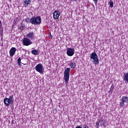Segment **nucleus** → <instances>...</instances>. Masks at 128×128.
<instances>
[{
  "instance_id": "f257e3e1",
  "label": "nucleus",
  "mask_w": 128,
  "mask_h": 128,
  "mask_svg": "<svg viewBox=\"0 0 128 128\" xmlns=\"http://www.w3.org/2000/svg\"><path fill=\"white\" fill-rule=\"evenodd\" d=\"M70 68H67L64 69V80L65 84H68L70 80Z\"/></svg>"
},
{
  "instance_id": "f03ea898",
  "label": "nucleus",
  "mask_w": 128,
  "mask_h": 128,
  "mask_svg": "<svg viewBox=\"0 0 128 128\" xmlns=\"http://www.w3.org/2000/svg\"><path fill=\"white\" fill-rule=\"evenodd\" d=\"M4 102L6 106H8L10 104H14V96H10L9 98H4Z\"/></svg>"
},
{
  "instance_id": "7ed1b4c3",
  "label": "nucleus",
  "mask_w": 128,
  "mask_h": 128,
  "mask_svg": "<svg viewBox=\"0 0 128 128\" xmlns=\"http://www.w3.org/2000/svg\"><path fill=\"white\" fill-rule=\"evenodd\" d=\"M90 58L94 60L93 62L95 64H100V60L98 56V54L96 52H92L90 54Z\"/></svg>"
},
{
  "instance_id": "20e7f679",
  "label": "nucleus",
  "mask_w": 128,
  "mask_h": 128,
  "mask_svg": "<svg viewBox=\"0 0 128 128\" xmlns=\"http://www.w3.org/2000/svg\"><path fill=\"white\" fill-rule=\"evenodd\" d=\"M32 24H34L35 26L40 24L42 22V18L40 16L32 17Z\"/></svg>"
},
{
  "instance_id": "39448f33",
  "label": "nucleus",
  "mask_w": 128,
  "mask_h": 128,
  "mask_svg": "<svg viewBox=\"0 0 128 128\" xmlns=\"http://www.w3.org/2000/svg\"><path fill=\"white\" fill-rule=\"evenodd\" d=\"M36 70L39 72L40 74H42V72L44 70V66L42 64H38L36 66Z\"/></svg>"
},
{
  "instance_id": "423d86ee",
  "label": "nucleus",
  "mask_w": 128,
  "mask_h": 128,
  "mask_svg": "<svg viewBox=\"0 0 128 128\" xmlns=\"http://www.w3.org/2000/svg\"><path fill=\"white\" fill-rule=\"evenodd\" d=\"M68 66L70 68L74 70L76 69V62L74 61V60H70L68 64Z\"/></svg>"
},
{
  "instance_id": "0eeeda50",
  "label": "nucleus",
  "mask_w": 128,
  "mask_h": 128,
  "mask_svg": "<svg viewBox=\"0 0 128 128\" xmlns=\"http://www.w3.org/2000/svg\"><path fill=\"white\" fill-rule=\"evenodd\" d=\"M66 54L68 56H72L74 54V48H68L66 50Z\"/></svg>"
},
{
  "instance_id": "6e6552de",
  "label": "nucleus",
  "mask_w": 128,
  "mask_h": 128,
  "mask_svg": "<svg viewBox=\"0 0 128 128\" xmlns=\"http://www.w3.org/2000/svg\"><path fill=\"white\" fill-rule=\"evenodd\" d=\"M22 43L24 46H30V44H32V41H30L28 38H24Z\"/></svg>"
},
{
  "instance_id": "1a4fd4ad",
  "label": "nucleus",
  "mask_w": 128,
  "mask_h": 128,
  "mask_svg": "<svg viewBox=\"0 0 128 128\" xmlns=\"http://www.w3.org/2000/svg\"><path fill=\"white\" fill-rule=\"evenodd\" d=\"M122 102H120V106H122L124 104V102H128V96H123L122 98Z\"/></svg>"
},
{
  "instance_id": "9d476101",
  "label": "nucleus",
  "mask_w": 128,
  "mask_h": 128,
  "mask_svg": "<svg viewBox=\"0 0 128 128\" xmlns=\"http://www.w3.org/2000/svg\"><path fill=\"white\" fill-rule=\"evenodd\" d=\"M60 16V12L58 10H56L53 14V16L54 20H58V17Z\"/></svg>"
},
{
  "instance_id": "9b49d317",
  "label": "nucleus",
  "mask_w": 128,
  "mask_h": 128,
  "mask_svg": "<svg viewBox=\"0 0 128 128\" xmlns=\"http://www.w3.org/2000/svg\"><path fill=\"white\" fill-rule=\"evenodd\" d=\"M16 48L14 47H12L11 48V49L10 50V56H13L16 54Z\"/></svg>"
},
{
  "instance_id": "f8f14e48",
  "label": "nucleus",
  "mask_w": 128,
  "mask_h": 128,
  "mask_svg": "<svg viewBox=\"0 0 128 128\" xmlns=\"http://www.w3.org/2000/svg\"><path fill=\"white\" fill-rule=\"evenodd\" d=\"M24 6L26 8V6H28L30 5V4H32V0H24Z\"/></svg>"
},
{
  "instance_id": "ddd939ff",
  "label": "nucleus",
  "mask_w": 128,
  "mask_h": 128,
  "mask_svg": "<svg viewBox=\"0 0 128 128\" xmlns=\"http://www.w3.org/2000/svg\"><path fill=\"white\" fill-rule=\"evenodd\" d=\"M27 38H28L30 40H34V35L33 32H30L27 35Z\"/></svg>"
},
{
  "instance_id": "4468645a",
  "label": "nucleus",
  "mask_w": 128,
  "mask_h": 128,
  "mask_svg": "<svg viewBox=\"0 0 128 128\" xmlns=\"http://www.w3.org/2000/svg\"><path fill=\"white\" fill-rule=\"evenodd\" d=\"M124 82H128V72L126 74H124Z\"/></svg>"
},
{
  "instance_id": "2eb2a0df",
  "label": "nucleus",
  "mask_w": 128,
  "mask_h": 128,
  "mask_svg": "<svg viewBox=\"0 0 128 128\" xmlns=\"http://www.w3.org/2000/svg\"><path fill=\"white\" fill-rule=\"evenodd\" d=\"M32 54L34 56H38V50H34L31 52Z\"/></svg>"
},
{
  "instance_id": "dca6fc26",
  "label": "nucleus",
  "mask_w": 128,
  "mask_h": 128,
  "mask_svg": "<svg viewBox=\"0 0 128 128\" xmlns=\"http://www.w3.org/2000/svg\"><path fill=\"white\" fill-rule=\"evenodd\" d=\"M32 18H27L26 19V22H28V23L30 22V24H32Z\"/></svg>"
},
{
  "instance_id": "f3484780",
  "label": "nucleus",
  "mask_w": 128,
  "mask_h": 128,
  "mask_svg": "<svg viewBox=\"0 0 128 128\" xmlns=\"http://www.w3.org/2000/svg\"><path fill=\"white\" fill-rule=\"evenodd\" d=\"M0 32H4V29L2 28V21L0 20Z\"/></svg>"
},
{
  "instance_id": "a211bd4d",
  "label": "nucleus",
  "mask_w": 128,
  "mask_h": 128,
  "mask_svg": "<svg viewBox=\"0 0 128 128\" xmlns=\"http://www.w3.org/2000/svg\"><path fill=\"white\" fill-rule=\"evenodd\" d=\"M112 0H110L109 2V4L110 6V8H114V2Z\"/></svg>"
},
{
  "instance_id": "6ab92c4d",
  "label": "nucleus",
  "mask_w": 128,
  "mask_h": 128,
  "mask_svg": "<svg viewBox=\"0 0 128 128\" xmlns=\"http://www.w3.org/2000/svg\"><path fill=\"white\" fill-rule=\"evenodd\" d=\"M22 62V59L20 58H19L18 60V66H20V62Z\"/></svg>"
},
{
  "instance_id": "aec40b11",
  "label": "nucleus",
  "mask_w": 128,
  "mask_h": 128,
  "mask_svg": "<svg viewBox=\"0 0 128 128\" xmlns=\"http://www.w3.org/2000/svg\"><path fill=\"white\" fill-rule=\"evenodd\" d=\"M18 22V20L17 18H16L15 19H14V24H16Z\"/></svg>"
},
{
  "instance_id": "412c9836",
  "label": "nucleus",
  "mask_w": 128,
  "mask_h": 128,
  "mask_svg": "<svg viewBox=\"0 0 128 128\" xmlns=\"http://www.w3.org/2000/svg\"><path fill=\"white\" fill-rule=\"evenodd\" d=\"M24 24H22L21 26V30H24Z\"/></svg>"
},
{
  "instance_id": "4be33fe9",
  "label": "nucleus",
  "mask_w": 128,
  "mask_h": 128,
  "mask_svg": "<svg viewBox=\"0 0 128 128\" xmlns=\"http://www.w3.org/2000/svg\"><path fill=\"white\" fill-rule=\"evenodd\" d=\"M93 2H94L95 4H98V0H92Z\"/></svg>"
},
{
  "instance_id": "5701e85b",
  "label": "nucleus",
  "mask_w": 128,
  "mask_h": 128,
  "mask_svg": "<svg viewBox=\"0 0 128 128\" xmlns=\"http://www.w3.org/2000/svg\"><path fill=\"white\" fill-rule=\"evenodd\" d=\"M96 126H97V128H98V126H100V122H96Z\"/></svg>"
},
{
  "instance_id": "b1692460",
  "label": "nucleus",
  "mask_w": 128,
  "mask_h": 128,
  "mask_svg": "<svg viewBox=\"0 0 128 128\" xmlns=\"http://www.w3.org/2000/svg\"><path fill=\"white\" fill-rule=\"evenodd\" d=\"M114 84H112L110 88V90H114Z\"/></svg>"
},
{
  "instance_id": "393cba45",
  "label": "nucleus",
  "mask_w": 128,
  "mask_h": 128,
  "mask_svg": "<svg viewBox=\"0 0 128 128\" xmlns=\"http://www.w3.org/2000/svg\"><path fill=\"white\" fill-rule=\"evenodd\" d=\"M49 38H52V33H50V34H49Z\"/></svg>"
},
{
  "instance_id": "a878e982",
  "label": "nucleus",
  "mask_w": 128,
  "mask_h": 128,
  "mask_svg": "<svg viewBox=\"0 0 128 128\" xmlns=\"http://www.w3.org/2000/svg\"><path fill=\"white\" fill-rule=\"evenodd\" d=\"M100 122H101L100 124H104V120H101Z\"/></svg>"
},
{
  "instance_id": "bb28decb",
  "label": "nucleus",
  "mask_w": 128,
  "mask_h": 128,
  "mask_svg": "<svg viewBox=\"0 0 128 128\" xmlns=\"http://www.w3.org/2000/svg\"><path fill=\"white\" fill-rule=\"evenodd\" d=\"M75 128H82L80 127V126H77Z\"/></svg>"
},
{
  "instance_id": "cd10ccee",
  "label": "nucleus",
  "mask_w": 128,
  "mask_h": 128,
  "mask_svg": "<svg viewBox=\"0 0 128 128\" xmlns=\"http://www.w3.org/2000/svg\"><path fill=\"white\" fill-rule=\"evenodd\" d=\"M71 2H76L77 0H70Z\"/></svg>"
},
{
  "instance_id": "c85d7f7f",
  "label": "nucleus",
  "mask_w": 128,
  "mask_h": 128,
  "mask_svg": "<svg viewBox=\"0 0 128 128\" xmlns=\"http://www.w3.org/2000/svg\"><path fill=\"white\" fill-rule=\"evenodd\" d=\"M12 124H14V120L12 122Z\"/></svg>"
},
{
  "instance_id": "c756f323",
  "label": "nucleus",
  "mask_w": 128,
  "mask_h": 128,
  "mask_svg": "<svg viewBox=\"0 0 128 128\" xmlns=\"http://www.w3.org/2000/svg\"><path fill=\"white\" fill-rule=\"evenodd\" d=\"M1 36H2V33L1 34Z\"/></svg>"
},
{
  "instance_id": "7c9ffc66",
  "label": "nucleus",
  "mask_w": 128,
  "mask_h": 128,
  "mask_svg": "<svg viewBox=\"0 0 128 128\" xmlns=\"http://www.w3.org/2000/svg\"><path fill=\"white\" fill-rule=\"evenodd\" d=\"M12 26H14V25H12Z\"/></svg>"
}]
</instances>
